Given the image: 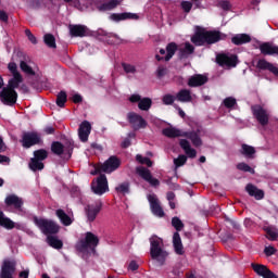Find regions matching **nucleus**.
Masks as SVG:
<instances>
[{"label": "nucleus", "instance_id": "1", "mask_svg": "<svg viewBox=\"0 0 278 278\" xmlns=\"http://www.w3.org/2000/svg\"><path fill=\"white\" fill-rule=\"evenodd\" d=\"M227 35L219 30H206L201 26L195 27L194 34L191 36V42L194 47H210L225 40Z\"/></svg>", "mask_w": 278, "mask_h": 278}, {"label": "nucleus", "instance_id": "2", "mask_svg": "<svg viewBox=\"0 0 278 278\" xmlns=\"http://www.w3.org/2000/svg\"><path fill=\"white\" fill-rule=\"evenodd\" d=\"M162 242V238H159L157 236H152L150 238L151 258L157 261L160 266H164V264H166V257H168L166 250L161 247Z\"/></svg>", "mask_w": 278, "mask_h": 278}, {"label": "nucleus", "instance_id": "3", "mask_svg": "<svg viewBox=\"0 0 278 278\" xmlns=\"http://www.w3.org/2000/svg\"><path fill=\"white\" fill-rule=\"evenodd\" d=\"M33 222L45 236H55L60 233V225H58L53 219L35 216Z\"/></svg>", "mask_w": 278, "mask_h": 278}, {"label": "nucleus", "instance_id": "4", "mask_svg": "<svg viewBox=\"0 0 278 278\" xmlns=\"http://www.w3.org/2000/svg\"><path fill=\"white\" fill-rule=\"evenodd\" d=\"M97 247H99V237H97L94 233L88 231L85 235V239H81L77 245L76 249L79 251V253H86L88 249L94 253Z\"/></svg>", "mask_w": 278, "mask_h": 278}, {"label": "nucleus", "instance_id": "5", "mask_svg": "<svg viewBox=\"0 0 278 278\" xmlns=\"http://www.w3.org/2000/svg\"><path fill=\"white\" fill-rule=\"evenodd\" d=\"M91 190L93 194H98V197L105 194V192H110V186L108 185V177L105 174H101L96 181L91 182Z\"/></svg>", "mask_w": 278, "mask_h": 278}, {"label": "nucleus", "instance_id": "6", "mask_svg": "<svg viewBox=\"0 0 278 278\" xmlns=\"http://www.w3.org/2000/svg\"><path fill=\"white\" fill-rule=\"evenodd\" d=\"M0 101L3 105L12 108L16 105V101H18V92H16V90L9 89L8 87H3L0 91Z\"/></svg>", "mask_w": 278, "mask_h": 278}, {"label": "nucleus", "instance_id": "7", "mask_svg": "<svg viewBox=\"0 0 278 278\" xmlns=\"http://www.w3.org/2000/svg\"><path fill=\"white\" fill-rule=\"evenodd\" d=\"M40 142H42V138L37 131L24 132L21 140L24 149H31V147H36Z\"/></svg>", "mask_w": 278, "mask_h": 278}, {"label": "nucleus", "instance_id": "8", "mask_svg": "<svg viewBox=\"0 0 278 278\" xmlns=\"http://www.w3.org/2000/svg\"><path fill=\"white\" fill-rule=\"evenodd\" d=\"M251 111L254 118H256L257 123H260L262 127H266V125H268V122L270 121V115H268V111L263 109L262 105H252Z\"/></svg>", "mask_w": 278, "mask_h": 278}, {"label": "nucleus", "instance_id": "9", "mask_svg": "<svg viewBox=\"0 0 278 278\" xmlns=\"http://www.w3.org/2000/svg\"><path fill=\"white\" fill-rule=\"evenodd\" d=\"M182 138H187V140H190L191 144H193L197 149H199V147H203V129L201 128L190 131H184Z\"/></svg>", "mask_w": 278, "mask_h": 278}, {"label": "nucleus", "instance_id": "10", "mask_svg": "<svg viewBox=\"0 0 278 278\" xmlns=\"http://www.w3.org/2000/svg\"><path fill=\"white\" fill-rule=\"evenodd\" d=\"M128 123L132 125V129L138 131V129H146L147 119L143 118L140 114L135 112H129L127 114Z\"/></svg>", "mask_w": 278, "mask_h": 278}, {"label": "nucleus", "instance_id": "11", "mask_svg": "<svg viewBox=\"0 0 278 278\" xmlns=\"http://www.w3.org/2000/svg\"><path fill=\"white\" fill-rule=\"evenodd\" d=\"M103 210V202L97 201L94 204H89L85 207V213L89 223H94L97 216Z\"/></svg>", "mask_w": 278, "mask_h": 278}, {"label": "nucleus", "instance_id": "12", "mask_svg": "<svg viewBox=\"0 0 278 278\" xmlns=\"http://www.w3.org/2000/svg\"><path fill=\"white\" fill-rule=\"evenodd\" d=\"M121 167V159L116 155L110 156L103 164H101V170L104 173H114Z\"/></svg>", "mask_w": 278, "mask_h": 278}, {"label": "nucleus", "instance_id": "13", "mask_svg": "<svg viewBox=\"0 0 278 278\" xmlns=\"http://www.w3.org/2000/svg\"><path fill=\"white\" fill-rule=\"evenodd\" d=\"M137 174L141 179L150 184L153 188H157L160 186V180L157 178H154L151 174V170L147 167H137Z\"/></svg>", "mask_w": 278, "mask_h": 278}, {"label": "nucleus", "instance_id": "14", "mask_svg": "<svg viewBox=\"0 0 278 278\" xmlns=\"http://www.w3.org/2000/svg\"><path fill=\"white\" fill-rule=\"evenodd\" d=\"M216 62L219 66H230L236 67L238 65V55H227V54H218L216 56Z\"/></svg>", "mask_w": 278, "mask_h": 278}, {"label": "nucleus", "instance_id": "15", "mask_svg": "<svg viewBox=\"0 0 278 278\" xmlns=\"http://www.w3.org/2000/svg\"><path fill=\"white\" fill-rule=\"evenodd\" d=\"M148 201L150 203L152 214H154V216H159V218H164V208L160 205V201L155 194H149Z\"/></svg>", "mask_w": 278, "mask_h": 278}, {"label": "nucleus", "instance_id": "16", "mask_svg": "<svg viewBox=\"0 0 278 278\" xmlns=\"http://www.w3.org/2000/svg\"><path fill=\"white\" fill-rule=\"evenodd\" d=\"M109 18L114 23H121V21H138L140 16L136 13L124 12V13H112Z\"/></svg>", "mask_w": 278, "mask_h": 278}, {"label": "nucleus", "instance_id": "17", "mask_svg": "<svg viewBox=\"0 0 278 278\" xmlns=\"http://www.w3.org/2000/svg\"><path fill=\"white\" fill-rule=\"evenodd\" d=\"M90 131H92V125H90V122L84 121L78 127V138L80 142H88Z\"/></svg>", "mask_w": 278, "mask_h": 278}, {"label": "nucleus", "instance_id": "18", "mask_svg": "<svg viewBox=\"0 0 278 278\" xmlns=\"http://www.w3.org/2000/svg\"><path fill=\"white\" fill-rule=\"evenodd\" d=\"M16 266L10 261H4L1 266L0 278H14Z\"/></svg>", "mask_w": 278, "mask_h": 278}, {"label": "nucleus", "instance_id": "19", "mask_svg": "<svg viewBox=\"0 0 278 278\" xmlns=\"http://www.w3.org/2000/svg\"><path fill=\"white\" fill-rule=\"evenodd\" d=\"M4 203L7 207H14L15 210H17V212H21L23 210V199L16 194H9L5 198Z\"/></svg>", "mask_w": 278, "mask_h": 278}, {"label": "nucleus", "instance_id": "20", "mask_svg": "<svg viewBox=\"0 0 278 278\" xmlns=\"http://www.w3.org/2000/svg\"><path fill=\"white\" fill-rule=\"evenodd\" d=\"M123 0H110L100 2L97 4L98 12H112V10H116V7L121 5Z\"/></svg>", "mask_w": 278, "mask_h": 278}, {"label": "nucleus", "instance_id": "21", "mask_svg": "<svg viewBox=\"0 0 278 278\" xmlns=\"http://www.w3.org/2000/svg\"><path fill=\"white\" fill-rule=\"evenodd\" d=\"M207 81H208L207 76L203 74H195L188 79V86L189 88H199L201 86H205Z\"/></svg>", "mask_w": 278, "mask_h": 278}, {"label": "nucleus", "instance_id": "22", "mask_svg": "<svg viewBox=\"0 0 278 278\" xmlns=\"http://www.w3.org/2000/svg\"><path fill=\"white\" fill-rule=\"evenodd\" d=\"M245 192H248L250 197H254L256 201H262V199H264V190L258 189L253 184H248L245 186Z\"/></svg>", "mask_w": 278, "mask_h": 278}, {"label": "nucleus", "instance_id": "23", "mask_svg": "<svg viewBox=\"0 0 278 278\" xmlns=\"http://www.w3.org/2000/svg\"><path fill=\"white\" fill-rule=\"evenodd\" d=\"M262 55H278V46L270 42H263L258 47Z\"/></svg>", "mask_w": 278, "mask_h": 278}, {"label": "nucleus", "instance_id": "24", "mask_svg": "<svg viewBox=\"0 0 278 278\" xmlns=\"http://www.w3.org/2000/svg\"><path fill=\"white\" fill-rule=\"evenodd\" d=\"M257 68L261 71H269V73H273L276 77H278V67L274 66L273 63L266 61L265 59L258 60L256 64Z\"/></svg>", "mask_w": 278, "mask_h": 278}, {"label": "nucleus", "instance_id": "25", "mask_svg": "<svg viewBox=\"0 0 278 278\" xmlns=\"http://www.w3.org/2000/svg\"><path fill=\"white\" fill-rule=\"evenodd\" d=\"M68 27L72 38H84V36H86V26L79 24H71Z\"/></svg>", "mask_w": 278, "mask_h": 278}, {"label": "nucleus", "instance_id": "26", "mask_svg": "<svg viewBox=\"0 0 278 278\" xmlns=\"http://www.w3.org/2000/svg\"><path fill=\"white\" fill-rule=\"evenodd\" d=\"M239 153H241V155H243V157H245L247 160H255V153H257V151L253 146L243 143L241 144Z\"/></svg>", "mask_w": 278, "mask_h": 278}, {"label": "nucleus", "instance_id": "27", "mask_svg": "<svg viewBox=\"0 0 278 278\" xmlns=\"http://www.w3.org/2000/svg\"><path fill=\"white\" fill-rule=\"evenodd\" d=\"M179 146L180 149L185 151L186 155H188V157H191V160L197 157V150L190 146V141H188V139H180Z\"/></svg>", "mask_w": 278, "mask_h": 278}, {"label": "nucleus", "instance_id": "28", "mask_svg": "<svg viewBox=\"0 0 278 278\" xmlns=\"http://www.w3.org/2000/svg\"><path fill=\"white\" fill-rule=\"evenodd\" d=\"M173 247L176 255H184V243L181 242V236L178 232L173 235Z\"/></svg>", "mask_w": 278, "mask_h": 278}, {"label": "nucleus", "instance_id": "29", "mask_svg": "<svg viewBox=\"0 0 278 278\" xmlns=\"http://www.w3.org/2000/svg\"><path fill=\"white\" fill-rule=\"evenodd\" d=\"M231 42L236 45V47L249 45V42H251V36L249 34H237L231 38Z\"/></svg>", "mask_w": 278, "mask_h": 278}, {"label": "nucleus", "instance_id": "30", "mask_svg": "<svg viewBox=\"0 0 278 278\" xmlns=\"http://www.w3.org/2000/svg\"><path fill=\"white\" fill-rule=\"evenodd\" d=\"M55 216L59 218L60 223L64 225V227H71V225H73V219L68 214H66V212H64V210L58 208L55 211Z\"/></svg>", "mask_w": 278, "mask_h": 278}, {"label": "nucleus", "instance_id": "31", "mask_svg": "<svg viewBox=\"0 0 278 278\" xmlns=\"http://www.w3.org/2000/svg\"><path fill=\"white\" fill-rule=\"evenodd\" d=\"M194 53V46L190 42H185V48H181L178 53L179 60H186L189 55H192Z\"/></svg>", "mask_w": 278, "mask_h": 278}, {"label": "nucleus", "instance_id": "32", "mask_svg": "<svg viewBox=\"0 0 278 278\" xmlns=\"http://www.w3.org/2000/svg\"><path fill=\"white\" fill-rule=\"evenodd\" d=\"M163 136L166 138H184V131L175 127H167L162 130Z\"/></svg>", "mask_w": 278, "mask_h": 278}, {"label": "nucleus", "instance_id": "33", "mask_svg": "<svg viewBox=\"0 0 278 278\" xmlns=\"http://www.w3.org/2000/svg\"><path fill=\"white\" fill-rule=\"evenodd\" d=\"M176 99L180 103H190L192 101V93L189 89H181L177 94Z\"/></svg>", "mask_w": 278, "mask_h": 278}, {"label": "nucleus", "instance_id": "34", "mask_svg": "<svg viewBox=\"0 0 278 278\" xmlns=\"http://www.w3.org/2000/svg\"><path fill=\"white\" fill-rule=\"evenodd\" d=\"M115 192L123 194V197L129 194L131 192V184L129 181L121 182L115 187Z\"/></svg>", "mask_w": 278, "mask_h": 278}, {"label": "nucleus", "instance_id": "35", "mask_svg": "<svg viewBox=\"0 0 278 278\" xmlns=\"http://www.w3.org/2000/svg\"><path fill=\"white\" fill-rule=\"evenodd\" d=\"M0 227H4V229H14L16 227L10 217H5L3 211H0Z\"/></svg>", "mask_w": 278, "mask_h": 278}, {"label": "nucleus", "instance_id": "36", "mask_svg": "<svg viewBox=\"0 0 278 278\" xmlns=\"http://www.w3.org/2000/svg\"><path fill=\"white\" fill-rule=\"evenodd\" d=\"M21 84H23V75H16L9 79L7 88L9 90H16Z\"/></svg>", "mask_w": 278, "mask_h": 278}, {"label": "nucleus", "instance_id": "37", "mask_svg": "<svg viewBox=\"0 0 278 278\" xmlns=\"http://www.w3.org/2000/svg\"><path fill=\"white\" fill-rule=\"evenodd\" d=\"M47 243L52 249H56V251H60V249H63L64 247V242H62V240L58 239V237H54V236H48Z\"/></svg>", "mask_w": 278, "mask_h": 278}, {"label": "nucleus", "instance_id": "38", "mask_svg": "<svg viewBox=\"0 0 278 278\" xmlns=\"http://www.w3.org/2000/svg\"><path fill=\"white\" fill-rule=\"evenodd\" d=\"M177 49H179V46H177L176 42H169L166 46L167 54L165 55V62H170V60H173V55H175V53H177Z\"/></svg>", "mask_w": 278, "mask_h": 278}, {"label": "nucleus", "instance_id": "39", "mask_svg": "<svg viewBox=\"0 0 278 278\" xmlns=\"http://www.w3.org/2000/svg\"><path fill=\"white\" fill-rule=\"evenodd\" d=\"M252 268L254 273H256V275L263 278H265L270 270L266 265H260V264H252Z\"/></svg>", "mask_w": 278, "mask_h": 278}, {"label": "nucleus", "instance_id": "40", "mask_svg": "<svg viewBox=\"0 0 278 278\" xmlns=\"http://www.w3.org/2000/svg\"><path fill=\"white\" fill-rule=\"evenodd\" d=\"M28 166L33 173H37V170H45V163L36 159H30Z\"/></svg>", "mask_w": 278, "mask_h": 278}, {"label": "nucleus", "instance_id": "41", "mask_svg": "<svg viewBox=\"0 0 278 278\" xmlns=\"http://www.w3.org/2000/svg\"><path fill=\"white\" fill-rule=\"evenodd\" d=\"M151 105H153V100H151V98H141V101L138 103V108L142 112H149L151 110Z\"/></svg>", "mask_w": 278, "mask_h": 278}, {"label": "nucleus", "instance_id": "42", "mask_svg": "<svg viewBox=\"0 0 278 278\" xmlns=\"http://www.w3.org/2000/svg\"><path fill=\"white\" fill-rule=\"evenodd\" d=\"M75 150V141L73 139H65L63 144V153H67L68 157H72Z\"/></svg>", "mask_w": 278, "mask_h": 278}, {"label": "nucleus", "instance_id": "43", "mask_svg": "<svg viewBox=\"0 0 278 278\" xmlns=\"http://www.w3.org/2000/svg\"><path fill=\"white\" fill-rule=\"evenodd\" d=\"M51 152L54 155H64V144L60 141H53L51 143Z\"/></svg>", "mask_w": 278, "mask_h": 278}, {"label": "nucleus", "instance_id": "44", "mask_svg": "<svg viewBox=\"0 0 278 278\" xmlns=\"http://www.w3.org/2000/svg\"><path fill=\"white\" fill-rule=\"evenodd\" d=\"M43 42L48 46L49 49H58V45L55 43V36L52 34H46L43 36Z\"/></svg>", "mask_w": 278, "mask_h": 278}, {"label": "nucleus", "instance_id": "45", "mask_svg": "<svg viewBox=\"0 0 278 278\" xmlns=\"http://www.w3.org/2000/svg\"><path fill=\"white\" fill-rule=\"evenodd\" d=\"M33 154V160H37L39 162H45V160L49 157V152L45 149L35 150Z\"/></svg>", "mask_w": 278, "mask_h": 278}, {"label": "nucleus", "instance_id": "46", "mask_svg": "<svg viewBox=\"0 0 278 278\" xmlns=\"http://www.w3.org/2000/svg\"><path fill=\"white\" fill-rule=\"evenodd\" d=\"M66 101H68V96L66 94V91H60L56 96L58 108H65Z\"/></svg>", "mask_w": 278, "mask_h": 278}, {"label": "nucleus", "instance_id": "47", "mask_svg": "<svg viewBox=\"0 0 278 278\" xmlns=\"http://www.w3.org/2000/svg\"><path fill=\"white\" fill-rule=\"evenodd\" d=\"M264 231L266 232L267 240H270L271 242L277 241L278 232L277 230L270 228V227H264Z\"/></svg>", "mask_w": 278, "mask_h": 278}, {"label": "nucleus", "instance_id": "48", "mask_svg": "<svg viewBox=\"0 0 278 278\" xmlns=\"http://www.w3.org/2000/svg\"><path fill=\"white\" fill-rule=\"evenodd\" d=\"M20 68L23 73H25V75H30V76L36 75V72L34 71V68H31V66H29V64H27V62L25 61L20 62Z\"/></svg>", "mask_w": 278, "mask_h": 278}, {"label": "nucleus", "instance_id": "49", "mask_svg": "<svg viewBox=\"0 0 278 278\" xmlns=\"http://www.w3.org/2000/svg\"><path fill=\"white\" fill-rule=\"evenodd\" d=\"M237 169L241 170L242 173H250L251 175H255V169H253V167H250L249 164L244 162L237 164Z\"/></svg>", "mask_w": 278, "mask_h": 278}, {"label": "nucleus", "instance_id": "50", "mask_svg": "<svg viewBox=\"0 0 278 278\" xmlns=\"http://www.w3.org/2000/svg\"><path fill=\"white\" fill-rule=\"evenodd\" d=\"M136 160H137V162H139V164H146V166H148V168H151V166H153V161H151V159H149L147 156L137 154Z\"/></svg>", "mask_w": 278, "mask_h": 278}, {"label": "nucleus", "instance_id": "51", "mask_svg": "<svg viewBox=\"0 0 278 278\" xmlns=\"http://www.w3.org/2000/svg\"><path fill=\"white\" fill-rule=\"evenodd\" d=\"M172 225L176 229V232L179 233L181 229H184V222L179 217H173L172 218Z\"/></svg>", "mask_w": 278, "mask_h": 278}, {"label": "nucleus", "instance_id": "52", "mask_svg": "<svg viewBox=\"0 0 278 278\" xmlns=\"http://www.w3.org/2000/svg\"><path fill=\"white\" fill-rule=\"evenodd\" d=\"M188 162V156L180 154L177 159H174V164L176 168H180Z\"/></svg>", "mask_w": 278, "mask_h": 278}, {"label": "nucleus", "instance_id": "53", "mask_svg": "<svg viewBox=\"0 0 278 278\" xmlns=\"http://www.w3.org/2000/svg\"><path fill=\"white\" fill-rule=\"evenodd\" d=\"M223 103H224L225 108H227L228 110H231V108H235L238 102H237L236 98L228 97V98L224 99Z\"/></svg>", "mask_w": 278, "mask_h": 278}, {"label": "nucleus", "instance_id": "54", "mask_svg": "<svg viewBox=\"0 0 278 278\" xmlns=\"http://www.w3.org/2000/svg\"><path fill=\"white\" fill-rule=\"evenodd\" d=\"M122 67L124 70L125 73H127V75H135V73L137 72L135 65L132 64H128V63H122Z\"/></svg>", "mask_w": 278, "mask_h": 278}, {"label": "nucleus", "instance_id": "55", "mask_svg": "<svg viewBox=\"0 0 278 278\" xmlns=\"http://www.w3.org/2000/svg\"><path fill=\"white\" fill-rule=\"evenodd\" d=\"M176 99L177 98L175 96L167 93V94L163 96L162 101H163L164 105H173L175 103Z\"/></svg>", "mask_w": 278, "mask_h": 278}, {"label": "nucleus", "instance_id": "56", "mask_svg": "<svg viewBox=\"0 0 278 278\" xmlns=\"http://www.w3.org/2000/svg\"><path fill=\"white\" fill-rule=\"evenodd\" d=\"M8 70L12 74V76L21 75V72H18V66L14 62H10L8 64Z\"/></svg>", "mask_w": 278, "mask_h": 278}, {"label": "nucleus", "instance_id": "57", "mask_svg": "<svg viewBox=\"0 0 278 278\" xmlns=\"http://www.w3.org/2000/svg\"><path fill=\"white\" fill-rule=\"evenodd\" d=\"M218 5L225 12H229V10H231V2H229V0H222V1L218 2Z\"/></svg>", "mask_w": 278, "mask_h": 278}, {"label": "nucleus", "instance_id": "58", "mask_svg": "<svg viewBox=\"0 0 278 278\" xmlns=\"http://www.w3.org/2000/svg\"><path fill=\"white\" fill-rule=\"evenodd\" d=\"M180 7L182 8L184 12H186V14H189V12L192 10V2H190V1H182L180 3Z\"/></svg>", "mask_w": 278, "mask_h": 278}, {"label": "nucleus", "instance_id": "59", "mask_svg": "<svg viewBox=\"0 0 278 278\" xmlns=\"http://www.w3.org/2000/svg\"><path fill=\"white\" fill-rule=\"evenodd\" d=\"M166 75V67H164V65H160L156 70V77L159 79H162V77H164Z\"/></svg>", "mask_w": 278, "mask_h": 278}, {"label": "nucleus", "instance_id": "60", "mask_svg": "<svg viewBox=\"0 0 278 278\" xmlns=\"http://www.w3.org/2000/svg\"><path fill=\"white\" fill-rule=\"evenodd\" d=\"M264 253L267 257H270V256L275 255V253H277V249H275V247H266L264 249Z\"/></svg>", "mask_w": 278, "mask_h": 278}, {"label": "nucleus", "instance_id": "61", "mask_svg": "<svg viewBox=\"0 0 278 278\" xmlns=\"http://www.w3.org/2000/svg\"><path fill=\"white\" fill-rule=\"evenodd\" d=\"M141 100H142V97L140 94L135 93L129 97L130 103H140Z\"/></svg>", "mask_w": 278, "mask_h": 278}, {"label": "nucleus", "instance_id": "62", "mask_svg": "<svg viewBox=\"0 0 278 278\" xmlns=\"http://www.w3.org/2000/svg\"><path fill=\"white\" fill-rule=\"evenodd\" d=\"M128 268H129V270L135 271V270H138V268H140V266L138 265V263L136 261H131L128 265Z\"/></svg>", "mask_w": 278, "mask_h": 278}, {"label": "nucleus", "instance_id": "63", "mask_svg": "<svg viewBox=\"0 0 278 278\" xmlns=\"http://www.w3.org/2000/svg\"><path fill=\"white\" fill-rule=\"evenodd\" d=\"M0 21H2V23H8L9 16L8 13H5V11L0 10Z\"/></svg>", "mask_w": 278, "mask_h": 278}, {"label": "nucleus", "instance_id": "64", "mask_svg": "<svg viewBox=\"0 0 278 278\" xmlns=\"http://www.w3.org/2000/svg\"><path fill=\"white\" fill-rule=\"evenodd\" d=\"M72 101H73V103H81V101H84V99L81 98V96H79V93H76L73 96Z\"/></svg>", "mask_w": 278, "mask_h": 278}]
</instances>
